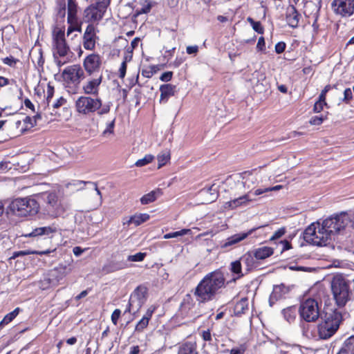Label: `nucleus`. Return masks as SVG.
<instances>
[{"instance_id":"f257e3e1","label":"nucleus","mask_w":354,"mask_h":354,"mask_svg":"<svg viewBox=\"0 0 354 354\" xmlns=\"http://www.w3.org/2000/svg\"><path fill=\"white\" fill-rule=\"evenodd\" d=\"M225 286L224 272L217 269L207 274L199 281L193 290V294L198 304H206L214 300Z\"/></svg>"},{"instance_id":"f03ea898","label":"nucleus","mask_w":354,"mask_h":354,"mask_svg":"<svg viewBox=\"0 0 354 354\" xmlns=\"http://www.w3.org/2000/svg\"><path fill=\"white\" fill-rule=\"evenodd\" d=\"M52 52L56 65L62 67L72 62L74 53L71 50L65 36V27L55 26L52 30Z\"/></svg>"},{"instance_id":"7ed1b4c3","label":"nucleus","mask_w":354,"mask_h":354,"mask_svg":"<svg viewBox=\"0 0 354 354\" xmlns=\"http://www.w3.org/2000/svg\"><path fill=\"white\" fill-rule=\"evenodd\" d=\"M343 320L342 313L337 308L326 307L322 322L317 326L318 335L322 339L333 336Z\"/></svg>"},{"instance_id":"20e7f679","label":"nucleus","mask_w":354,"mask_h":354,"mask_svg":"<svg viewBox=\"0 0 354 354\" xmlns=\"http://www.w3.org/2000/svg\"><path fill=\"white\" fill-rule=\"evenodd\" d=\"M75 109L78 114L84 116H90L95 113L98 115H103L110 112L111 104H103L99 97L81 95L75 102Z\"/></svg>"},{"instance_id":"39448f33","label":"nucleus","mask_w":354,"mask_h":354,"mask_svg":"<svg viewBox=\"0 0 354 354\" xmlns=\"http://www.w3.org/2000/svg\"><path fill=\"white\" fill-rule=\"evenodd\" d=\"M331 291L337 306L343 308L351 299V291L349 282L342 274L333 277L331 281Z\"/></svg>"},{"instance_id":"423d86ee","label":"nucleus","mask_w":354,"mask_h":354,"mask_svg":"<svg viewBox=\"0 0 354 354\" xmlns=\"http://www.w3.org/2000/svg\"><path fill=\"white\" fill-rule=\"evenodd\" d=\"M39 209L38 202L32 198H18L10 202L8 211L19 216H32L37 214Z\"/></svg>"},{"instance_id":"0eeeda50","label":"nucleus","mask_w":354,"mask_h":354,"mask_svg":"<svg viewBox=\"0 0 354 354\" xmlns=\"http://www.w3.org/2000/svg\"><path fill=\"white\" fill-rule=\"evenodd\" d=\"M321 304L311 297L301 301L298 308V313L301 320L306 322H315L320 316Z\"/></svg>"},{"instance_id":"6e6552de","label":"nucleus","mask_w":354,"mask_h":354,"mask_svg":"<svg viewBox=\"0 0 354 354\" xmlns=\"http://www.w3.org/2000/svg\"><path fill=\"white\" fill-rule=\"evenodd\" d=\"M304 240L313 245L317 246L326 245L330 237L328 232L322 229L319 223H312L304 232Z\"/></svg>"},{"instance_id":"1a4fd4ad","label":"nucleus","mask_w":354,"mask_h":354,"mask_svg":"<svg viewBox=\"0 0 354 354\" xmlns=\"http://www.w3.org/2000/svg\"><path fill=\"white\" fill-rule=\"evenodd\" d=\"M111 0H98L86 7L83 13V19L85 22L93 24L100 21L104 17Z\"/></svg>"},{"instance_id":"9d476101","label":"nucleus","mask_w":354,"mask_h":354,"mask_svg":"<svg viewBox=\"0 0 354 354\" xmlns=\"http://www.w3.org/2000/svg\"><path fill=\"white\" fill-rule=\"evenodd\" d=\"M348 223V214L342 212L323 221L322 223V229L328 232V235L330 237L331 234H336L344 230Z\"/></svg>"},{"instance_id":"9b49d317","label":"nucleus","mask_w":354,"mask_h":354,"mask_svg":"<svg viewBox=\"0 0 354 354\" xmlns=\"http://www.w3.org/2000/svg\"><path fill=\"white\" fill-rule=\"evenodd\" d=\"M44 196L45 210L48 215L56 218L65 213L66 209L55 192L47 193Z\"/></svg>"},{"instance_id":"f8f14e48","label":"nucleus","mask_w":354,"mask_h":354,"mask_svg":"<svg viewBox=\"0 0 354 354\" xmlns=\"http://www.w3.org/2000/svg\"><path fill=\"white\" fill-rule=\"evenodd\" d=\"M64 82L68 84L78 85L85 78L84 69L80 64L67 66L62 72Z\"/></svg>"},{"instance_id":"ddd939ff","label":"nucleus","mask_w":354,"mask_h":354,"mask_svg":"<svg viewBox=\"0 0 354 354\" xmlns=\"http://www.w3.org/2000/svg\"><path fill=\"white\" fill-rule=\"evenodd\" d=\"M331 8L342 17H349L354 14V0H333Z\"/></svg>"},{"instance_id":"4468645a","label":"nucleus","mask_w":354,"mask_h":354,"mask_svg":"<svg viewBox=\"0 0 354 354\" xmlns=\"http://www.w3.org/2000/svg\"><path fill=\"white\" fill-rule=\"evenodd\" d=\"M82 64L86 74L92 75L100 71L102 64V58L98 53H93L85 57Z\"/></svg>"},{"instance_id":"2eb2a0df","label":"nucleus","mask_w":354,"mask_h":354,"mask_svg":"<svg viewBox=\"0 0 354 354\" xmlns=\"http://www.w3.org/2000/svg\"><path fill=\"white\" fill-rule=\"evenodd\" d=\"M97 30L93 24H88L82 35V45L85 50L93 51L96 48V44L99 40L97 35Z\"/></svg>"},{"instance_id":"dca6fc26","label":"nucleus","mask_w":354,"mask_h":354,"mask_svg":"<svg viewBox=\"0 0 354 354\" xmlns=\"http://www.w3.org/2000/svg\"><path fill=\"white\" fill-rule=\"evenodd\" d=\"M71 268L68 266L59 264L57 266L50 270L48 273V283L53 286H57L60 283L69 273Z\"/></svg>"},{"instance_id":"f3484780","label":"nucleus","mask_w":354,"mask_h":354,"mask_svg":"<svg viewBox=\"0 0 354 354\" xmlns=\"http://www.w3.org/2000/svg\"><path fill=\"white\" fill-rule=\"evenodd\" d=\"M284 15L285 20L288 26L292 28H297L299 27L301 15L295 6L288 5L286 8Z\"/></svg>"},{"instance_id":"a211bd4d","label":"nucleus","mask_w":354,"mask_h":354,"mask_svg":"<svg viewBox=\"0 0 354 354\" xmlns=\"http://www.w3.org/2000/svg\"><path fill=\"white\" fill-rule=\"evenodd\" d=\"M102 81V75L97 78H93L87 81L82 86L84 93L88 95H93L97 97L99 95L100 86Z\"/></svg>"},{"instance_id":"6ab92c4d","label":"nucleus","mask_w":354,"mask_h":354,"mask_svg":"<svg viewBox=\"0 0 354 354\" xmlns=\"http://www.w3.org/2000/svg\"><path fill=\"white\" fill-rule=\"evenodd\" d=\"M264 226L265 225L255 227H253V228L249 230L247 232L234 234V235L231 236L230 237H229L226 240L225 243L223 245L222 247L225 248L230 247L232 245L236 244V243H239L240 241L246 239L248 236L251 235L253 232H254L258 229H259L262 227H264Z\"/></svg>"},{"instance_id":"aec40b11","label":"nucleus","mask_w":354,"mask_h":354,"mask_svg":"<svg viewBox=\"0 0 354 354\" xmlns=\"http://www.w3.org/2000/svg\"><path fill=\"white\" fill-rule=\"evenodd\" d=\"M160 103H167L169 97L174 96L176 93V86L171 84H165L160 86L159 88Z\"/></svg>"},{"instance_id":"412c9836","label":"nucleus","mask_w":354,"mask_h":354,"mask_svg":"<svg viewBox=\"0 0 354 354\" xmlns=\"http://www.w3.org/2000/svg\"><path fill=\"white\" fill-rule=\"evenodd\" d=\"M290 292V288L283 284L274 286L272 293L270 295V303H274L279 299L285 298Z\"/></svg>"},{"instance_id":"4be33fe9","label":"nucleus","mask_w":354,"mask_h":354,"mask_svg":"<svg viewBox=\"0 0 354 354\" xmlns=\"http://www.w3.org/2000/svg\"><path fill=\"white\" fill-rule=\"evenodd\" d=\"M195 301L190 294H187L183 297L180 305V313L184 317L189 316L190 312L195 306Z\"/></svg>"},{"instance_id":"5701e85b","label":"nucleus","mask_w":354,"mask_h":354,"mask_svg":"<svg viewBox=\"0 0 354 354\" xmlns=\"http://www.w3.org/2000/svg\"><path fill=\"white\" fill-rule=\"evenodd\" d=\"M178 354H199L196 341H185L182 342L178 349Z\"/></svg>"},{"instance_id":"b1692460","label":"nucleus","mask_w":354,"mask_h":354,"mask_svg":"<svg viewBox=\"0 0 354 354\" xmlns=\"http://www.w3.org/2000/svg\"><path fill=\"white\" fill-rule=\"evenodd\" d=\"M78 3L76 0H67V23H75L77 18Z\"/></svg>"},{"instance_id":"393cba45","label":"nucleus","mask_w":354,"mask_h":354,"mask_svg":"<svg viewBox=\"0 0 354 354\" xmlns=\"http://www.w3.org/2000/svg\"><path fill=\"white\" fill-rule=\"evenodd\" d=\"M147 291L148 290L145 286H139L131 294L130 297H133L134 300L136 299L138 301V310L141 308L142 304L146 299Z\"/></svg>"},{"instance_id":"a878e982","label":"nucleus","mask_w":354,"mask_h":354,"mask_svg":"<svg viewBox=\"0 0 354 354\" xmlns=\"http://www.w3.org/2000/svg\"><path fill=\"white\" fill-rule=\"evenodd\" d=\"M241 260L243 262L247 268V270H252L254 268H256L259 266V261L254 257V253L252 252H248L245 254H243Z\"/></svg>"},{"instance_id":"bb28decb","label":"nucleus","mask_w":354,"mask_h":354,"mask_svg":"<svg viewBox=\"0 0 354 354\" xmlns=\"http://www.w3.org/2000/svg\"><path fill=\"white\" fill-rule=\"evenodd\" d=\"M248 309V299L247 297H243L236 302L234 307V314L235 316L239 317L243 314H245Z\"/></svg>"},{"instance_id":"cd10ccee","label":"nucleus","mask_w":354,"mask_h":354,"mask_svg":"<svg viewBox=\"0 0 354 354\" xmlns=\"http://www.w3.org/2000/svg\"><path fill=\"white\" fill-rule=\"evenodd\" d=\"M150 216L148 214H135L130 216L126 221H123V225H130L131 223H133L136 226H138L142 223L147 221L149 219Z\"/></svg>"},{"instance_id":"c85d7f7f","label":"nucleus","mask_w":354,"mask_h":354,"mask_svg":"<svg viewBox=\"0 0 354 354\" xmlns=\"http://www.w3.org/2000/svg\"><path fill=\"white\" fill-rule=\"evenodd\" d=\"M252 252L258 261L264 260L274 254V249L270 247L263 246L254 250Z\"/></svg>"},{"instance_id":"c756f323","label":"nucleus","mask_w":354,"mask_h":354,"mask_svg":"<svg viewBox=\"0 0 354 354\" xmlns=\"http://www.w3.org/2000/svg\"><path fill=\"white\" fill-rule=\"evenodd\" d=\"M252 201V199L250 198L248 194H245L226 203V205H227L230 209H235L239 206L245 205Z\"/></svg>"},{"instance_id":"7c9ffc66","label":"nucleus","mask_w":354,"mask_h":354,"mask_svg":"<svg viewBox=\"0 0 354 354\" xmlns=\"http://www.w3.org/2000/svg\"><path fill=\"white\" fill-rule=\"evenodd\" d=\"M337 354H354V337L347 338Z\"/></svg>"},{"instance_id":"2f4dec72","label":"nucleus","mask_w":354,"mask_h":354,"mask_svg":"<svg viewBox=\"0 0 354 354\" xmlns=\"http://www.w3.org/2000/svg\"><path fill=\"white\" fill-rule=\"evenodd\" d=\"M161 194L162 192L160 189L153 190L142 196L140 198V203L142 205H147L149 203H153L156 200L157 196Z\"/></svg>"},{"instance_id":"473e14b6","label":"nucleus","mask_w":354,"mask_h":354,"mask_svg":"<svg viewBox=\"0 0 354 354\" xmlns=\"http://www.w3.org/2000/svg\"><path fill=\"white\" fill-rule=\"evenodd\" d=\"M55 229H53L50 226L41 227L34 229L30 233L26 235V236H38L41 235H49L50 234L55 232Z\"/></svg>"},{"instance_id":"72a5a7b5","label":"nucleus","mask_w":354,"mask_h":354,"mask_svg":"<svg viewBox=\"0 0 354 354\" xmlns=\"http://www.w3.org/2000/svg\"><path fill=\"white\" fill-rule=\"evenodd\" d=\"M298 308L295 306H290L283 310V315L284 318L289 322L291 323L295 321Z\"/></svg>"},{"instance_id":"f704fd0d","label":"nucleus","mask_w":354,"mask_h":354,"mask_svg":"<svg viewBox=\"0 0 354 354\" xmlns=\"http://www.w3.org/2000/svg\"><path fill=\"white\" fill-rule=\"evenodd\" d=\"M20 310V308L17 307L12 312L5 315L0 322V330H1L6 325L10 323L19 315Z\"/></svg>"},{"instance_id":"c9c22d12","label":"nucleus","mask_w":354,"mask_h":354,"mask_svg":"<svg viewBox=\"0 0 354 354\" xmlns=\"http://www.w3.org/2000/svg\"><path fill=\"white\" fill-rule=\"evenodd\" d=\"M66 0H55V11L57 17L64 19L66 16Z\"/></svg>"},{"instance_id":"e433bc0d","label":"nucleus","mask_w":354,"mask_h":354,"mask_svg":"<svg viewBox=\"0 0 354 354\" xmlns=\"http://www.w3.org/2000/svg\"><path fill=\"white\" fill-rule=\"evenodd\" d=\"M198 332L200 337L204 342V344L202 346L203 349H204L206 346V342H209V344H210L211 342L212 341V329H201V328H198Z\"/></svg>"},{"instance_id":"4c0bfd02","label":"nucleus","mask_w":354,"mask_h":354,"mask_svg":"<svg viewBox=\"0 0 354 354\" xmlns=\"http://www.w3.org/2000/svg\"><path fill=\"white\" fill-rule=\"evenodd\" d=\"M140 3L142 7L136 10L137 15L147 14L151 11L153 5L150 0H140Z\"/></svg>"},{"instance_id":"58836bf2","label":"nucleus","mask_w":354,"mask_h":354,"mask_svg":"<svg viewBox=\"0 0 354 354\" xmlns=\"http://www.w3.org/2000/svg\"><path fill=\"white\" fill-rule=\"evenodd\" d=\"M240 260L232 261L230 264V271L235 274H237V278L239 279L243 276L242 273V266Z\"/></svg>"},{"instance_id":"ea45409f","label":"nucleus","mask_w":354,"mask_h":354,"mask_svg":"<svg viewBox=\"0 0 354 354\" xmlns=\"http://www.w3.org/2000/svg\"><path fill=\"white\" fill-rule=\"evenodd\" d=\"M247 21L252 26L253 30L259 34H263L264 28L263 27L260 21H254L252 17H249L247 18Z\"/></svg>"},{"instance_id":"a19ab883","label":"nucleus","mask_w":354,"mask_h":354,"mask_svg":"<svg viewBox=\"0 0 354 354\" xmlns=\"http://www.w3.org/2000/svg\"><path fill=\"white\" fill-rule=\"evenodd\" d=\"M158 168L165 166L170 160L169 152H164L158 155L157 156Z\"/></svg>"},{"instance_id":"79ce46f5","label":"nucleus","mask_w":354,"mask_h":354,"mask_svg":"<svg viewBox=\"0 0 354 354\" xmlns=\"http://www.w3.org/2000/svg\"><path fill=\"white\" fill-rule=\"evenodd\" d=\"M154 159V156L151 154H147L145 156L144 158L138 160L135 165L136 167H143L145 166L149 163H151Z\"/></svg>"},{"instance_id":"37998d69","label":"nucleus","mask_w":354,"mask_h":354,"mask_svg":"<svg viewBox=\"0 0 354 354\" xmlns=\"http://www.w3.org/2000/svg\"><path fill=\"white\" fill-rule=\"evenodd\" d=\"M69 26L67 28V35H69L74 31L81 32L82 30V23L78 22V19H76L75 23H68Z\"/></svg>"},{"instance_id":"c03bdc74","label":"nucleus","mask_w":354,"mask_h":354,"mask_svg":"<svg viewBox=\"0 0 354 354\" xmlns=\"http://www.w3.org/2000/svg\"><path fill=\"white\" fill-rule=\"evenodd\" d=\"M189 232H190L189 229H183L180 231L167 233L164 235V239H169L175 238L177 236H183V235L188 234Z\"/></svg>"},{"instance_id":"a18cd8bd","label":"nucleus","mask_w":354,"mask_h":354,"mask_svg":"<svg viewBox=\"0 0 354 354\" xmlns=\"http://www.w3.org/2000/svg\"><path fill=\"white\" fill-rule=\"evenodd\" d=\"M149 322L146 318L142 317V319L136 324L135 327V331L138 333H142L149 325Z\"/></svg>"},{"instance_id":"49530a36","label":"nucleus","mask_w":354,"mask_h":354,"mask_svg":"<svg viewBox=\"0 0 354 354\" xmlns=\"http://www.w3.org/2000/svg\"><path fill=\"white\" fill-rule=\"evenodd\" d=\"M23 122L25 124V127L21 128L20 131L21 132H24L26 129H31V128L34 127L35 126H36V124H35V121H33L32 118H31L30 116L25 117V118L23 120Z\"/></svg>"},{"instance_id":"de8ad7c7","label":"nucleus","mask_w":354,"mask_h":354,"mask_svg":"<svg viewBox=\"0 0 354 354\" xmlns=\"http://www.w3.org/2000/svg\"><path fill=\"white\" fill-rule=\"evenodd\" d=\"M326 119H327L326 116L323 117V116L315 115L310 119L309 123L311 125H320Z\"/></svg>"},{"instance_id":"09e8293b","label":"nucleus","mask_w":354,"mask_h":354,"mask_svg":"<svg viewBox=\"0 0 354 354\" xmlns=\"http://www.w3.org/2000/svg\"><path fill=\"white\" fill-rule=\"evenodd\" d=\"M146 255L145 252H138L133 255H129L128 260L131 261H142L144 260Z\"/></svg>"},{"instance_id":"8fccbe9b","label":"nucleus","mask_w":354,"mask_h":354,"mask_svg":"<svg viewBox=\"0 0 354 354\" xmlns=\"http://www.w3.org/2000/svg\"><path fill=\"white\" fill-rule=\"evenodd\" d=\"M353 99L352 91L350 88H346L344 91V97L342 102L346 104H349Z\"/></svg>"},{"instance_id":"3c124183","label":"nucleus","mask_w":354,"mask_h":354,"mask_svg":"<svg viewBox=\"0 0 354 354\" xmlns=\"http://www.w3.org/2000/svg\"><path fill=\"white\" fill-rule=\"evenodd\" d=\"M158 306H156V305H151L150 306L145 314L143 315V318H146L147 320H148L149 322L150 321V319H151L152 316H153V314L154 313V312L156 310Z\"/></svg>"},{"instance_id":"603ef678","label":"nucleus","mask_w":354,"mask_h":354,"mask_svg":"<svg viewBox=\"0 0 354 354\" xmlns=\"http://www.w3.org/2000/svg\"><path fill=\"white\" fill-rule=\"evenodd\" d=\"M35 252L33 250H21V251H16L14 252L12 255L10 257V259H15L18 257L20 256H26L29 254H34Z\"/></svg>"},{"instance_id":"864d4df0","label":"nucleus","mask_w":354,"mask_h":354,"mask_svg":"<svg viewBox=\"0 0 354 354\" xmlns=\"http://www.w3.org/2000/svg\"><path fill=\"white\" fill-rule=\"evenodd\" d=\"M286 232V230L284 227L278 229L273 234V235L270 237V240L274 241V240H277V239L281 238L282 236H283L285 234Z\"/></svg>"},{"instance_id":"5fc2aeb1","label":"nucleus","mask_w":354,"mask_h":354,"mask_svg":"<svg viewBox=\"0 0 354 354\" xmlns=\"http://www.w3.org/2000/svg\"><path fill=\"white\" fill-rule=\"evenodd\" d=\"M324 106L328 107V104H324L323 102L317 100L314 104L313 111L314 113H320L323 111Z\"/></svg>"},{"instance_id":"6e6d98bb","label":"nucleus","mask_w":354,"mask_h":354,"mask_svg":"<svg viewBox=\"0 0 354 354\" xmlns=\"http://www.w3.org/2000/svg\"><path fill=\"white\" fill-rule=\"evenodd\" d=\"M19 60L15 59L12 56L6 57L2 59V62L3 64L9 66H15Z\"/></svg>"},{"instance_id":"4d7b16f0","label":"nucleus","mask_w":354,"mask_h":354,"mask_svg":"<svg viewBox=\"0 0 354 354\" xmlns=\"http://www.w3.org/2000/svg\"><path fill=\"white\" fill-rule=\"evenodd\" d=\"M121 316V310L118 308L115 309L111 314V322L114 325H117L118 322V319Z\"/></svg>"},{"instance_id":"13d9d810","label":"nucleus","mask_w":354,"mask_h":354,"mask_svg":"<svg viewBox=\"0 0 354 354\" xmlns=\"http://www.w3.org/2000/svg\"><path fill=\"white\" fill-rule=\"evenodd\" d=\"M286 48V44L284 41H279L275 44L274 50L277 54L283 53Z\"/></svg>"},{"instance_id":"bf43d9fd","label":"nucleus","mask_w":354,"mask_h":354,"mask_svg":"<svg viewBox=\"0 0 354 354\" xmlns=\"http://www.w3.org/2000/svg\"><path fill=\"white\" fill-rule=\"evenodd\" d=\"M172 77H173V72L172 71H167V72L163 73L160 75V80L162 82H168L172 79Z\"/></svg>"},{"instance_id":"052dcab7","label":"nucleus","mask_w":354,"mask_h":354,"mask_svg":"<svg viewBox=\"0 0 354 354\" xmlns=\"http://www.w3.org/2000/svg\"><path fill=\"white\" fill-rule=\"evenodd\" d=\"M115 119H113L111 122H109L104 131H103V134L106 135V133H113L114 127H115Z\"/></svg>"},{"instance_id":"680f3d73","label":"nucleus","mask_w":354,"mask_h":354,"mask_svg":"<svg viewBox=\"0 0 354 354\" xmlns=\"http://www.w3.org/2000/svg\"><path fill=\"white\" fill-rule=\"evenodd\" d=\"M257 49L259 51H264L266 50V41L263 37H260L257 44Z\"/></svg>"},{"instance_id":"e2e57ef3","label":"nucleus","mask_w":354,"mask_h":354,"mask_svg":"<svg viewBox=\"0 0 354 354\" xmlns=\"http://www.w3.org/2000/svg\"><path fill=\"white\" fill-rule=\"evenodd\" d=\"M54 91V87L48 84L46 91V101L48 104H49L50 100L53 97Z\"/></svg>"},{"instance_id":"0e129e2a","label":"nucleus","mask_w":354,"mask_h":354,"mask_svg":"<svg viewBox=\"0 0 354 354\" xmlns=\"http://www.w3.org/2000/svg\"><path fill=\"white\" fill-rule=\"evenodd\" d=\"M127 64L125 62H122L119 68V77L123 79L126 75Z\"/></svg>"},{"instance_id":"69168bd1","label":"nucleus","mask_w":354,"mask_h":354,"mask_svg":"<svg viewBox=\"0 0 354 354\" xmlns=\"http://www.w3.org/2000/svg\"><path fill=\"white\" fill-rule=\"evenodd\" d=\"M245 347L241 345L239 348H233L230 351V354H244L245 352Z\"/></svg>"},{"instance_id":"338daca9","label":"nucleus","mask_w":354,"mask_h":354,"mask_svg":"<svg viewBox=\"0 0 354 354\" xmlns=\"http://www.w3.org/2000/svg\"><path fill=\"white\" fill-rule=\"evenodd\" d=\"M185 62V58L176 57L174 61L170 64L174 68H178Z\"/></svg>"},{"instance_id":"774afa93","label":"nucleus","mask_w":354,"mask_h":354,"mask_svg":"<svg viewBox=\"0 0 354 354\" xmlns=\"http://www.w3.org/2000/svg\"><path fill=\"white\" fill-rule=\"evenodd\" d=\"M66 103V100L64 97H60L53 104L54 109H58Z\"/></svg>"}]
</instances>
